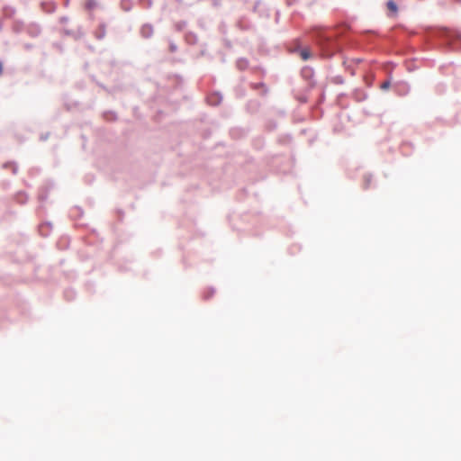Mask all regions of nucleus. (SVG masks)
I'll return each mask as SVG.
<instances>
[{"mask_svg":"<svg viewBox=\"0 0 461 461\" xmlns=\"http://www.w3.org/2000/svg\"><path fill=\"white\" fill-rule=\"evenodd\" d=\"M140 34L143 38H150L153 34V26L151 24H144L140 28Z\"/></svg>","mask_w":461,"mask_h":461,"instance_id":"obj_1","label":"nucleus"},{"mask_svg":"<svg viewBox=\"0 0 461 461\" xmlns=\"http://www.w3.org/2000/svg\"><path fill=\"white\" fill-rule=\"evenodd\" d=\"M97 5L96 0H87L86 3V8L89 11L94 10Z\"/></svg>","mask_w":461,"mask_h":461,"instance_id":"obj_2","label":"nucleus"},{"mask_svg":"<svg viewBox=\"0 0 461 461\" xmlns=\"http://www.w3.org/2000/svg\"><path fill=\"white\" fill-rule=\"evenodd\" d=\"M387 7L389 10H391L393 13H397V5L393 0H389L387 2Z\"/></svg>","mask_w":461,"mask_h":461,"instance_id":"obj_3","label":"nucleus"},{"mask_svg":"<svg viewBox=\"0 0 461 461\" xmlns=\"http://www.w3.org/2000/svg\"><path fill=\"white\" fill-rule=\"evenodd\" d=\"M221 97L219 95H213L208 98V102L212 104H217L220 103Z\"/></svg>","mask_w":461,"mask_h":461,"instance_id":"obj_4","label":"nucleus"},{"mask_svg":"<svg viewBox=\"0 0 461 461\" xmlns=\"http://www.w3.org/2000/svg\"><path fill=\"white\" fill-rule=\"evenodd\" d=\"M301 57L303 60H307L310 58V51L308 50H302Z\"/></svg>","mask_w":461,"mask_h":461,"instance_id":"obj_5","label":"nucleus"},{"mask_svg":"<svg viewBox=\"0 0 461 461\" xmlns=\"http://www.w3.org/2000/svg\"><path fill=\"white\" fill-rule=\"evenodd\" d=\"M390 86H391V81L390 80H386L384 83H382L380 87H381L382 90H387V89H389Z\"/></svg>","mask_w":461,"mask_h":461,"instance_id":"obj_6","label":"nucleus"},{"mask_svg":"<svg viewBox=\"0 0 461 461\" xmlns=\"http://www.w3.org/2000/svg\"><path fill=\"white\" fill-rule=\"evenodd\" d=\"M100 30H101L102 34L98 37L99 39H101V38H103L104 36L105 25L104 24L100 25Z\"/></svg>","mask_w":461,"mask_h":461,"instance_id":"obj_7","label":"nucleus"},{"mask_svg":"<svg viewBox=\"0 0 461 461\" xmlns=\"http://www.w3.org/2000/svg\"><path fill=\"white\" fill-rule=\"evenodd\" d=\"M336 82L339 84H342L344 82V80L341 77H336Z\"/></svg>","mask_w":461,"mask_h":461,"instance_id":"obj_8","label":"nucleus"}]
</instances>
